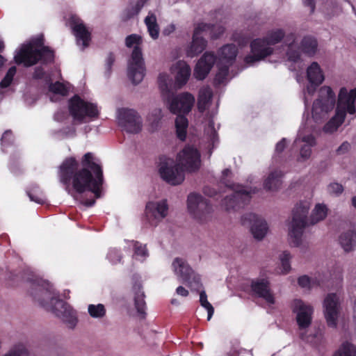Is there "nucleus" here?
<instances>
[{"instance_id":"1","label":"nucleus","mask_w":356,"mask_h":356,"mask_svg":"<svg viewBox=\"0 0 356 356\" xmlns=\"http://www.w3.org/2000/svg\"><path fill=\"white\" fill-rule=\"evenodd\" d=\"M78 162L74 158L66 159L60 165L58 171L60 181L65 186L70 193V186L78 193L91 191L96 198L100 197L103 184V172L101 167L95 161L92 153L88 152L81 160V168L78 170Z\"/></svg>"},{"instance_id":"2","label":"nucleus","mask_w":356,"mask_h":356,"mask_svg":"<svg viewBox=\"0 0 356 356\" xmlns=\"http://www.w3.org/2000/svg\"><path fill=\"white\" fill-rule=\"evenodd\" d=\"M29 293L35 302L54 314L67 327L72 329L76 325L78 319L76 312L68 304L58 299L57 293L49 283H31Z\"/></svg>"},{"instance_id":"3","label":"nucleus","mask_w":356,"mask_h":356,"mask_svg":"<svg viewBox=\"0 0 356 356\" xmlns=\"http://www.w3.org/2000/svg\"><path fill=\"white\" fill-rule=\"evenodd\" d=\"M195 102V97L188 92L173 95L168 99V109L172 113L177 115L175 120L176 134L181 140L186 139L188 124L184 115L191 111Z\"/></svg>"},{"instance_id":"4","label":"nucleus","mask_w":356,"mask_h":356,"mask_svg":"<svg viewBox=\"0 0 356 356\" xmlns=\"http://www.w3.org/2000/svg\"><path fill=\"white\" fill-rule=\"evenodd\" d=\"M311 202L304 200L298 202L292 211V218L288 227L289 243L297 248L304 246L303 234L308 226V213Z\"/></svg>"},{"instance_id":"5","label":"nucleus","mask_w":356,"mask_h":356,"mask_svg":"<svg viewBox=\"0 0 356 356\" xmlns=\"http://www.w3.org/2000/svg\"><path fill=\"white\" fill-rule=\"evenodd\" d=\"M125 44L127 47L133 48L128 61L127 75L134 84H138L143 79L145 72L140 48L142 38L137 34H131L126 38Z\"/></svg>"},{"instance_id":"6","label":"nucleus","mask_w":356,"mask_h":356,"mask_svg":"<svg viewBox=\"0 0 356 356\" xmlns=\"http://www.w3.org/2000/svg\"><path fill=\"white\" fill-rule=\"evenodd\" d=\"M53 57V52L48 47L43 46L41 40L38 39L24 44L16 52L14 58L16 63L29 67L35 65L39 60L50 61Z\"/></svg>"},{"instance_id":"7","label":"nucleus","mask_w":356,"mask_h":356,"mask_svg":"<svg viewBox=\"0 0 356 356\" xmlns=\"http://www.w3.org/2000/svg\"><path fill=\"white\" fill-rule=\"evenodd\" d=\"M336 104V96L332 89L327 86L321 87L318 91V97L313 103L312 118L320 123L327 119Z\"/></svg>"},{"instance_id":"8","label":"nucleus","mask_w":356,"mask_h":356,"mask_svg":"<svg viewBox=\"0 0 356 356\" xmlns=\"http://www.w3.org/2000/svg\"><path fill=\"white\" fill-rule=\"evenodd\" d=\"M187 209L191 218L199 224H207L212 220V205L200 194L193 193L188 195Z\"/></svg>"},{"instance_id":"9","label":"nucleus","mask_w":356,"mask_h":356,"mask_svg":"<svg viewBox=\"0 0 356 356\" xmlns=\"http://www.w3.org/2000/svg\"><path fill=\"white\" fill-rule=\"evenodd\" d=\"M225 29L220 25H211L205 23L198 24L194 30L193 41L187 49V56L193 58L201 53L206 47L207 42L202 34H209L211 38H216L224 32Z\"/></svg>"},{"instance_id":"10","label":"nucleus","mask_w":356,"mask_h":356,"mask_svg":"<svg viewBox=\"0 0 356 356\" xmlns=\"http://www.w3.org/2000/svg\"><path fill=\"white\" fill-rule=\"evenodd\" d=\"M69 110L74 120L78 123L88 122L99 115L96 104L86 102L76 95L70 99Z\"/></svg>"},{"instance_id":"11","label":"nucleus","mask_w":356,"mask_h":356,"mask_svg":"<svg viewBox=\"0 0 356 356\" xmlns=\"http://www.w3.org/2000/svg\"><path fill=\"white\" fill-rule=\"evenodd\" d=\"M158 172L160 177L172 186L179 185L185 179V172L178 163L171 158L160 159Z\"/></svg>"},{"instance_id":"12","label":"nucleus","mask_w":356,"mask_h":356,"mask_svg":"<svg viewBox=\"0 0 356 356\" xmlns=\"http://www.w3.org/2000/svg\"><path fill=\"white\" fill-rule=\"evenodd\" d=\"M176 161L185 172H195L200 168L201 154L194 145H187L177 153Z\"/></svg>"},{"instance_id":"13","label":"nucleus","mask_w":356,"mask_h":356,"mask_svg":"<svg viewBox=\"0 0 356 356\" xmlns=\"http://www.w3.org/2000/svg\"><path fill=\"white\" fill-rule=\"evenodd\" d=\"M237 54L238 50L234 44H226L219 49L217 60L218 72L215 79L216 82L222 83L225 81L229 67L234 62Z\"/></svg>"},{"instance_id":"14","label":"nucleus","mask_w":356,"mask_h":356,"mask_svg":"<svg viewBox=\"0 0 356 356\" xmlns=\"http://www.w3.org/2000/svg\"><path fill=\"white\" fill-rule=\"evenodd\" d=\"M255 193V189L236 186L232 193L222 200V207L227 211H237L249 202L251 195Z\"/></svg>"},{"instance_id":"15","label":"nucleus","mask_w":356,"mask_h":356,"mask_svg":"<svg viewBox=\"0 0 356 356\" xmlns=\"http://www.w3.org/2000/svg\"><path fill=\"white\" fill-rule=\"evenodd\" d=\"M117 118L120 126L128 133L137 134L142 130V118L134 109L126 108L118 109Z\"/></svg>"},{"instance_id":"16","label":"nucleus","mask_w":356,"mask_h":356,"mask_svg":"<svg viewBox=\"0 0 356 356\" xmlns=\"http://www.w3.org/2000/svg\"><path fill=\"white\" fill-rule=\"evenodd\" d=\"M324 316L329 327L335 328L341 310L339 296L337 293H329L323 301Z\"/></svg>"},{"instance_id":"17","label":"nucleus","mask_w":356,"mask_h":356,"mask_svg":"<svg viewBox=\"0 0 356 356\" xmlns=\"http://www.w3.org/2000/svg\"><path fill=\"white\" fill-rule=\"evenodd\" d=\"M307 79L311 83L304 92L305 104L307 106L312 100V97L316 92V86L323 83L325 79L324 74L320 65L316 62H313L307 70Z\"/></svg>"},{"instance_id":"18","label":"nucleus","mask_w":356,"mask_h":356,"mask_svg":"<svg viewBox=\"0 0 356 356\" xmlns=\"http://www.w3.org/2000/svg\"><path fill=\"white\" fill-rule=\"evenodd\" d=\"M356 100V88L348 90L341 88L338 95L336 113L346 118V114H355Z\"/></svg>"},{"instance_id":"19","label":"nucleus","mask_w":356,"mask_h":356,"mask_svg":"<svg viewBox=\"0 0 356 356\" xmlns=\"http://www.w3.org/2000/svg\"><path fill=\"white\" fill-rule=\"evenodd\" d=\"M168 213L165 200L149 202L145 207V217L150 225L156 227Z\"/></svg>"},{"instance_id":"20","label":"nucleus","mask_w":356,"mask_h":356,"mask_svg":"<svg viewBox=\"0 0 356 356\" xmlns=\"http://www.w3.org/2000/svg\"><path fill=\"white\" fill-rule=\"evenodd\" d=\"M250 48L251 54L245 58V62L249 65L264 59L274 51L273 47L268 44L264 38L252 40L250 43Z\"/></svg>"},{"instance_id":"21","label":"nucleus","mask_w":356,"mask_h":356,"mask_svg":"<svg viewBox=\"0 0 356 356\" xmlns=\"http://www.w3.org/2000/svg\"><path fill=\"white\" fill-rule=\"evenodd\" d=\"M293 144L299 149L298 161L303 162L310 158L312 148L316 145V143L312 134H307L304 129H300Z\"/></svg>"},{"instance_id":"22","label":"nucleus","mask_w":356,"mask_h":356,"mask_svg":"<svg viewBox=\"0 0 356 356\" xmlns=\"http://www.w3.org/2000/svg\"><path fill=\"white\" fill-rule=\"evenodd\" d=\"M242 223L244 225L250 226L253 237L258 241H261L268 232L266 221L254 213H248L243 216Z\"/></svg>"},{"instance_id":"23","label":"nucleus","mask_w":356,"mask_h":356,"mask_svg":"<svg viewBox=\"0 0 356 356\" xmlns=\"http://www.w3.org/2000/svg\"><path fill=\"white\" fill-rule=\"evenodd\" d=\"M303 3L305 6L309 7L311 13L314 12L317 3L319 10L327 19L338 16L342 11L336 0H303Z\"/></svg>"},{"instance_id":"24","label":"nucleus","mask_w":356,"mask_h":356,"mask_svg":"<svg viewBox=\"0 0 356 356\" xmlns=\"http://www.w3.org/2000/svg\"><path fill=\"white\" fill-rule=\"evenodd\" d=\"M292 309L296 314V320L300 330L308 327L312 318L313 307L301 300H294L292 302Z\"/></svg>"},{"instance_id":"25","label":"nucleus","mask_w":356,"mask_h":356,"mask_svg":"<svg viewBox=\"0 0 356 356\" xmlns=\"http://www.w3.org/2000/svg\"><path fill=\"white\" fill-rule=\"evenodd\" d=\"M68 24L76 37L77 45L82 49L88 47L90 41V33L82 20L75 15H72L69 19Z\"/></svg>"},{"instance_id":"26","label":"nucleus","mask_w":356,"mask_h":356,"mask_svg":"<svg viewBox=\"0 0 356 356\" xmlns=\"http://www.w3.org/2000/svg\"><path fill=\"white\" fill-rule=\"evenodd\" d=\"M216 57L211 52H205L197 61L193 75L198 80L204 79L210 72L213 66Z\"/></svg>"},{"instance_id":"27","label":"nucleus","mask_w":356,"mask_h":356,"mask_svg":"<svg viewBox=\"0 0 356 356\" xmlns=\"http://www.w3.org/2000/svg\"><path fill=\"white\" fill-rule=\"evenodd\" d=\"M251 287L252 291L267 303L270 305L275 303V297L270 289V284L267 279L261 278L252 281Z\"/></svg>"},{"instance_id":"28","label":"nucleus","mask_w":356,"mask_h":356,"mask_svg":"<svg viewBox=\"0 0 356 356\" xmlns=\"http://www.w3.org/2000/svg\"><path fill=\"white\" fill-rule=\"evenodd\" d=\"M171 71L175 74V83L179 88L187 83L191 73L190 66L183 60H179L173 65Z\"/></svg>"},{"instance_id":"29","label":"nucleus","mask_w":356,"mask_h":356,"mask_svg":"<svg viewBox=\"0 0 356 356\" xmlns=\"http://www.w3.org/2000/svg\"><path fill=\"white\" fill-rule=\"evenodd\" d=\"M172 268L179 279L184 282H191L193 270L184 259L175 258L172 263Z\"/></svg>"},{"instance_id":"30","label":"nucleus","mask_w":356,"mask_h":356,"mask_svg":"<svg viewBox=\"0 0 356 356\" xmlns=\"http://www.w3.org/2000/svg\"><path fill=\"white\" fill-rule=\"evenodd\" d=\"M283 173L278 170L270 172L264 181V187L269 191H277L282 185Z\"/></svg>"},{"instance_id":"31","label":"nucleus","mask_w":356,"mask_h":356,"mask_svg":"<svg viewBox=\"0 0 356 356\" xmlns=\"http://www.w3.org/2000/svg\"><path fill=\"white\" fill-rule=\"evenodd\" d=\"M162 118V110L159 108H154L148 113L147 123L149 131L154 132L160 129Z\"/></svg>"},{"instance_id":"32","label":"nucleus","mask_w":356,"mask_h":356,"mask_svg":"<svg viewBox=\"0 0 356 356\" xmlns=\"http://www.w3.org/2000/svg\"><path fill=\"white\" fill-rule=\"evenodd\" d=\"M328 209L325 204H316L313 209L308 221L309 225H314L323 221L327 216Z\"/></svg>"},{"instance_id":"33","label":"nucleus","mask_w":356,"mask_h":356,"mask_svg":"<svg viewBox=\"0 0 356 356\" xmlns=\"http://www.w3.org/2000/svg\"><path fill=\"white\" fill-rule=\"evenodd\" d=\"M212 95V90L209 87L204 86L200 88L197 102V106L200 112L203 113L209 108Z\"/></svg>"},{"instance_id":"34","label":"nucleus","mask_w":356,"mask_h":356,"mask_svg":"<svg viewBox=\"0 0 356 356\" xmlns=\"http://www.w3.org/2000/svg\"><path fill=\"white\" fill-rule=\"evenodd\" d=\"M134 293V303L138 312L142 315L145 314V302L144 300V293L142 291V286L140 282H136L133 286Z\"/></svg>"},{"instance_id":"35","label":"nucleus","mask_w":356,"mask_h":356,"mask_svg":"<svg viewBox=\"0 0 356 356\" xmlns=\"http://www.w3.org/2000/svg\"><path fill=\"white\" fill-rule=\"evenodd\" d=\"M289 42L286 55L288 59L291 61L296 62L300 59V49L298 44L296 42V36L294 34H291L286 38Z\"/></svg>"},{"instance_id":"36","label":"nucleus","mask_w":356,"mask_h":356,"mask_svg":"<svg viewBox=\"0 0 356 356\" xmlns=\"http://www.w3.org/2000/svg\"><path fill=\"white\" fill-rule=\"evenodd\" d=\"M144 22L150 37L153 40H156L159 35V26L157 24L156 17L154 13L149 12L145 18Z\"/></svg>"},{"instance_id":"37","label":"nucleus","mask_w":356,"mask_h":356,"mask_svg":"<svg viewBox=\"0 0 356 356\" xmlns=\"http://www.w3.org/2000/svg\"><path fill=\"white\" fill-rule=\"evenodd\" d=\"M340 244L346 252L351 251L356 245V232L348 231L343 233L339 238Z\"/></svg>"},{"instance_id":"38","label":"nucleus","mask_w":356,"mask_h":356,"mask_svg":"<svg viewBox=\"0 0 356 356\" xmlns=\"http://www.w3.org/2000/svg\"><path fill=\"white\" fill-rule=\"evenodd\" d=\"M29 350L26 343L18 341L13 344L1 356H29Z\"/></svg>"},{"instance_id":"39","label":"nucleus","mask_w":356,"mask_h":356,"mask_svg":"<svg viewBox=\"0 0 356 356\" xmlns=\"http://www.w3.org/2000/svg\"><path fill=\"white\" fill-rule=\"evenodd\" d=\"M318 43L315 38L305 37L301 42V51L309 56H313L317 51Z\"/></svg>"},{"instance_id":"40","label":"nucleus","mask_w":356,"mask_h":356,"mask_svg":"<svg viewBox=\"0 0 356 356\" xmlns=\"http://www.w3.org/2000/svg\"><path fill=\"white\" fill-rule=\"evenodd\" d=\"M344 120L343 116L335 112V115L324 126L323 131L327 134L333 133L342 124Z\"/></svg>"},{"instance_id":"41","label":"nucleus","mask_w":356,"mask_h":356,"mask_svg":"<svg viewBox=\"0 0 356 356\" xmlns=\"http://www.w3.org/2000/svg\"><path fill=\"white\" fill-rule=\"evenodd\" d=\"M145 3V0H138L134 4L130 5L124 10L122 18L124 20H128L134 16L137 15L144 6Z\"/></svg>"},{"instance_id":"42","label":"nucleus","mask_w":356,"mask_h":356,"mask_svg":"<svg viewBox=\"0 0 356 356\" xmlns=\"http://www.w3.org/2000/svg\"><path fill=\"white\" fill-rule=\"evenodd\" d=\"M285 33L281 29H275L268 31L266 35L264 37L271 47L275 45L284 38Z\"/></svg>"},{"instance_id":"43","label":"nucleus","mask_w":356,"mask_h":356,"mask_svg":"<svg viewBox=\"0 0 356 356\" xmlns=\"http://www.w3.org/2000/svg\"><path fill=\"white\" fill-rule=\"evenodd\" d=\"M291 259L292 255L287 250L282 251L280 253L279 260L280 261L281 273L285 275L290 272L291 269L290 264Z\"/></svg>"},{"instance_id":"44","label":"nucleus","mask_w":356,"mask_h":356,"mask_svg":"<svg viewBox=\"0 0 356 356\" xmlns=\"http://www.w3.org/2000/svg\"><path fill=\"white\" fill-rule=\"evenodd\" d=\"M88 312L89 315L94 318H103L106 314V309L102 304L89 305L88 306Z\"/></svg>"},{"instance_id":"45","label":"nucleus","mask_w":356,"mask_h":356,"mask_svg":"<svg viewBox=\"0 0 356 356\" xmlns=\"http://www.w3.org/2000/svg\"><path fill=\"white\" fill-rule=\"evenodd\" d=\"M334 356H356V348L349 342H344Z\"/></svg>"},{"instance_id":"46","label":"nucleus","mask_w":356,"mask_h":356,"mask_svg":"<svg viewBox=\"0 0 356 356\" xmlns=\"http://www.w3.org/2000/svg\"><path fill=\"white\" fill-rule=\"evenodd\" d=\"M27 193L31 201L38 204H44L45 202L44 196L38 186H33Z\"/></svg>"},{"instance_id":"47","label":"nucleus","mask_w":356,"mask_h":356,"mask_svg":"<svg viewBox=\"0 0 356 356\" xmlns=\"http://www.w3.org/2000/svg\"><path fill=\"white\" fill-rule=\"evenodd\" d=\"M298 284L304 289H310L321 284L320 281L316 278H310L307 275H302L298 278Z\"/></svg>"},{"instance_id":"48","label":"nucleus","mask_w":356,"mask_h":356,"mask_svg":"<svg viewBox=\"0 0 356 356\" xmlns=\"http://www.w3.org/2000/svg\"><path fill=\"white\" fill-rule=\"evenodd\" d=\"M200 302L201 306L207 309L208 313L207 320L210 321L214 313V309L211 304L207 300V296L204 291H202L200 293Z\"/></svg>"},{"instance_id":"49","label":"nucleus","mask_w":356,"mask_h":356,"mask_svg":"<svg viewBox=\"0 0 356 356\" xmlns=\"http://www.w3.org/2000/svg\"><path fill=\"white\" fill-rule=\"evenodd\" d=\"M49 91L54 94H58L62 96L67 95L69 87L58 81L49 85Z\"/></svg>"},{"instance_id":"50","label":"nucleus","mask_w":356,"mask_h":356,"mask_svg":"<svg viewBox=\"0 0 356 356\" xmlns=\"http://www.w3.org/2000/svg\"><path fill=\"white\" fill-rule=\"evenodd\" d=\"M327 192L329 195L338 197L343 192V186L337 182H331L327 186Z\"/></svg>"},{"instance_id":"51","label":"nucleus","mask_w":356,"mask_h":356,"mask_svg":"<svg viewBox=\"0 0 356 356\" xmlns=\"http://www.w3.org/2000/svg\"><path fill=\"white\" fill-rule=\"evenodd\" d=\"M159 88L163 93L168 92L170 86V79L166 74H161L159 76Z\"/></svg>"},{"instance_id":"52","label":"nucleus","mask_w":356,"mask_h":356,"mask_svg":"<svg viewBox=\"0 0 356 356\" xmlns=\"http://www.w3.org/2000/svg\"><path fill=\"white\" fill-rule=\"evenodd\" d=\"M16 67H11L8 72L6 73L5 77L3 79V80L0 83V87L1 88H7L10 85V83L13 81V77L16 74Z\"/></svg>"},{"instance_id":"53","label":"nucleus","mask_w":356,"mask_h":356,"mask_svg":"<svg viewBox=\"0 0 356 356\" xmlns=\"http://www.w3.org/2000/svg\"><path fill=\"white\" fill-rule=\"evenodd\" d=\"M188 286L195 291H198L201 286L202 284L200 282V277L199 275L196 274L194 271L192 273L191 282H186Z\"/></svg>"},{"instance_id":"54","label":"nucleus","mask_w":356,"mask_h":356,"mask_svg":"<svg viewBox=\"0 0 356 356\" xmlns=\"http://www.w3.org/2000/svg\"><path fill=\"white\" fill-rule=\"evenodd\" d=\"M134 255L137 257H146L147 255V250L145 246L138 244V243H134Z\"/></svg>"},{"instance_id":"55","label":"nucleus","mask_w":356,"mask_h":356,"mask_svg":"<svg viewBox=\"0 0 356 356\" xmlns=\"http://www.w3.org/2000/svg\"><path fill=\"white\" fill-rule=\"evenodd\" d=\"M108 258L110 259V261L113 263V264H115L118 261H120V256L118 254V252L117 250H111L108 254Z\"/></svg>"},{"instance_id":"56","label":"nucleus","mask_w":356,"mask_h":356,"mask_svg":"<svg viewBox=\"0 0 356 356\" xmlns=\"http://www.w3.org/2000/svg\"><path fill=\"white\" fill-rule=\"evenodd\" d=\"M176 293L181 297H186L188 296L189 292L182 286H179L176 289Z\"/></svg>"},{"instance_id":"57","label":"nucleus","mask_w":356,"mask_h":356,"mask_svg":"<svg viewBox=\"0 0 356 356\" xmlns=\"http://www.w3.org/2000/svg\"><path fill=\"white\" fill-rule=\"evenodd\" d=\"M350 148V144L347 142L343 143L340 147H338L337 152L338 154H343L346 152Z\"/></svg>"},{"instance_id":"58","label":"nucleus","mask_w":356,"mask_h":356,"mask_svg":"<svg viewBox=\"0 0 356 356\" xmlns=\"http://www.w3.org/2000/svg\"><path fill=\"white\" fill-rule=\"evenodd\" d=\"M286 146V140L284 138H283L282 140H280L279 143L276 145V151L277 152H281L284 150Z\"/></svg>"},{"instance_id":"59","label":"nucleus","mask_w":356,"mask_h":356,"mask_svg":"<svg viewBox=\"0 0 356 356\" xmlns=\"http://www.w3.org/2000/svg\"><path fill=\"white\" fill-rule=\"evenodd\" d=\"M115 60V57L113 55V54H109L108 55V57L106 58V67L110 70L111 68L112 65L113 64Z\"/></svg>"},{"instance_id":"60","label":"nucleus","mask_w":356,"mask_h":356,"mask_svg":"<svg viewBox=\"0 0 356 356\" xmlns=\"http://www.w3.org/2000/svg\"><path fill=\"white\" fill-rule=\"evenodd\" d=\"M12 133L10 131H6L1 138V142L2 143H6L9 140L10 138L11 137Z\"/></svg>"},{"instance_id":"61","label":"nucleus","mask_w":356,"mask_h":356,"mask_svg":"<svg viewBox=\"0 0 356 356\" xmlns=\"http://www.w3.org/2000/svg\"><path fill=\"white\" fill-rule=\"evenodd\" d=\"M44 74V71L41 68H37L35 69V73H34V77L37 79H40L42 77Z\"/></svg>"},{"instance_id":"62","label":"nucleus","mask_w":356,"mask_h":356,"mask_svg":"<svg viewBox=\"0 0 356 356\" xmlns=\"http://www.w3.org/2000/svg\"><path fill=\"white\" fill-rule=\"evenodd\" d=\"M95 202V200H85L83 204L86 206V207H92V205H94Z\"/></svg>"},{"instance_id":"63","label":"nucleus","mask_w":356,"mask_h":356,"mask_svg":"<svg viewBox=\"0 0 356 356\" xmlns=\"http://www.w3.org/2000/svg\"><path fill=\"white\" fill-rule=\"evenodd\" d=\"M351 204L353 205V207L356 209V196H353L352 198H351Z\"/></svg>"},{"instance_id":"64","label":"nucleus","mask_w":356,"mask_h":356,"mask_svg":"<svg viewBox=\"0 0 356 356\" xmlns=\"http://www.w3.org/2000/svg\"><path fill=\"white\" fill-rule=\"evenodd\" d=\"M230 173H231V171L229 169H225L222 172V175L224 177H228Z\"/></svg>"}]
</instances>
